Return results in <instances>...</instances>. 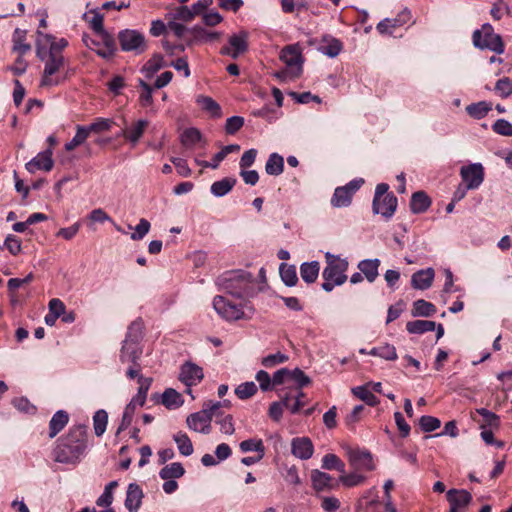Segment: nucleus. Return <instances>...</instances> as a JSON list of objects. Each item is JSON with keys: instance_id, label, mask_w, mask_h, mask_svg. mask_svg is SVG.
<instances>
[{"instance_id": "1", "label": "nucleus", "mask_w": 512, "mask_h": 512, "mask_svg": "<svg viewBox=\"0 0 512 512\" xmlns=\"http://www.w3.org/2000/svg\"><path fill=\"white\" fill-rule=\"evenodd\" d=\"M87 447V426L74 425L57 441L53 451L54 460L59 463H75Z\"/></svg>"}, {"instance_id": "2", "label": "nucleus", "mask_w": 512, "mask_h": 512, "mask_svg": "<svg viewBox=\"0 0 512 512\" xmlns=\"http://www.w3.org/2000/svg\"><path fill=\"white\" fill-rule=\"evenodd\" d=\"M217 284L224 292L236 298H249L256 293L253 275L245 270H233L222 274Z\"/></svg>"}, {"instance_id": "3", "label": "nucleus", "mask_w": 512, "mask_h": 512, "mask_svg": "<svg viewBox=\"0 0 512 512\" xmlns=\"http://www.w3.org/2000/svg\"><path fill=\"white\" fill-rule=\"evenodd\" d=\"M36 56L44 63V69L40 81L42 87H52L61 84L65 80L62 71L65 59L62 53L45 51L44 45L35 43Z\"/></svg>"}, {"instance_id": "4", "label": "nucleus", "mask_w": 512, "mask_h": 512, "mask_svg": "<svg viewBox=\"0 0 512 512\" xmlns=\"http://www.w3.org/2000/svg\"><path fill=\"white\" fill-rule=\"evenodd\" d=\"M327 266L322 272L324 282L322 289L326 292H331L335 286L344 284L347 280L345 272L348 269V261L339 256H335L329 252L325 254Z\"/></svg>"}, {"instance_id": "5", "label": "nucleus", "mask_w": 512, "mask_h": 512, "mask_svg": "<svg viewBox=\"0 0 512 512\" xmlns=\"http://www.w3.org/2000/svg\"><path fill=\"white\" fill-rule=\"evenodd\" d=\"M280 60L285 64V69L277 74L283 79L298 78L303 70V56L299 44L288 45L281 50Z\"/></svg>"}, {"instance_id": "6", "label": "nucleus", "mask_w": 512, "mask_h": 512, "mask_svg": "<svg viewBox=\"0 0 512 512\" xmlns=\"http://www.w3.org/2000/svg\"><path fill=\"white\" fill-rule=\"evenodd\" d=\"M473 44L479 49H487L497 54L504 52V43L499 34L494 32L492 25L485 23L481 29L473 33Z\"/></svg>"}, {"instance_id": "7", "label": "nucleus", "mask_w": 512, "mask_h": 512, "mask_svg": "<svg viewBox=\"0 0 512 512\" xmlns=\"http://www.w3.org/2000/svg\"><path fill=\"white\" fill-rule=\"evenodd\" d=\"M213 307L216 312L227 321H236L247 318L248 316L244 309H247L250 314L253 313V308L248 304H234L220 295L214 297Z\"/></svg>"}, {"instance_id": "8", "label": "nucleus", "mask_w": 512, "mask_h": 512, "mask_svg": "<svg viewBox=\"0 0 512 512\" xmlns=\"http://www.w3.org/2000/svg\"><path fill=\"white\" fill-rule=\"evenodd\" d=\"M120 47L124 52H133L138 55L146 51L147 45L144 35L134 29H124L118 33Z\"/></svg>"}, {"instance_id": "9", "label": "nucleus", "mask_w": 512, "mask_h": 512, "mask_svg": "<svg viewBox=\"0 0 512 512\" xmlns=\"http://www.w3.org/2000/svg\"><path fill=\"white\" fill-rule=\"evenodd\" d=\"M249 33L240 30L229 36L228 42L220 50V54L237 59L248 50Z\"/></svg>"}, {"instance_id": "10", "label": "nucleus", "mask_w": 512, "mask_h": 512, "mask_svg": "<svg viewBox=\"0 0 512 512\" xmlns=\"http://www.w3.org/2000/svg\"><path fill=\"white\" fill-rule=\"evenodd\" d=\"M460 175L467 188L476 189L484 180V169L480 163H474L461 167Z\"/></svg>"}, {"instance_id": "11", "label": "nucleus", "mask_w": 512, "mask_h": 512, "mask_svg": "<svg viewBox=\"0 0 512 512\" xmlns=\"http://www.w3.org/2000/svg\"><path fill=\"white\" fill-rule=\"evenodd\" d=\"M84 19L89 23L96 37L104 41L107 48L112 47V35L104 29L103 15L97 11H90L89 14H84Z\"/></svg>"}, {"instance_id": "12", "label": "nucleus", "mask_w": 512, "mask_h": 512, "mask_svg": "<svg viewBox=\"0 0 512 512\" xmlns=\"http://www.w3.org/2000/svg\"><path fill=\"white\" fill-rule=\"evenodd\" d=\"M410 20L411 13L405 8L396 17L385 18L380 21L377 24L376 29L382 35H392L396 28L407 24Z\"/></svg>"}, {"instance_id": "13", "label": "nucleus", "mask_w": 512, "mask_h": 512, "mask_svg": "<svg viewBox=\"0 0 512 512\" xmlns=\"http://www.w3.org/2000/svg\"><path fill=\"white\" fill-rule=\"evenodd\" d=\"M53 151L51 148H46L44 151L39 152L34 158L26 163L25 168L29 173H35L38 170L49 172L54 166L52 158Z\"/></svg>"}, {"instance_id": "14", "label": "nucleus", "mask_w": 512, "mask_h": 512, "mask_svg": "<svg viewBox=\"0 0 512 512\" xmlns=\"http://www.w3.org/2000/svg\"><path fill=\"white\" fill-rule=\"evenodd\" d=\"M83 43L87 48L94 51L98 56L104 59H110L114 56L116 52V43L115 39L112 36V47H106L104 41H101L98 37L95 38L90 37L87 34H84L82 37Z\"/></svg>"}, {"instance_id": "15", "label": "nucleus", "mask_w": 512, "mask_h": 512, "mask_svg": "<svg viewBox=\"0 0 512 512\" xmlns=\"http://www.w3.org/2000/svg\"><path fill=\"white\" fill-rule=\"evenodd\" d=\"M348 458L356 470L372 471L375 468L372 454L367 450L349 449Z\"/></svg>"}, {"instance_id": "16", "label": "nucleus", "mask_w": 512, "mask_h": 512, "mask_svg": "<svg viewBox=\"0 0 512 512\" xmlns=\"http://www.w3.org/2000/svg\"><path fill=\"white\" fill-rule=\"evenodd\" d=\"M397 203L398 201L394 194H386L380 200H373L372 209L375 214H380L389 219L394 215Z\"/></svg>"}, {"instance_id": "17", "label": "nucleus", "mask_w": 512, "mask_h": 512, "mask_svg": "<svg viewBox=\"0 0 512 512\" xmlns=\"http://www.w3.org/2000/svg\"><path fill=\"white\" fill-rule=\"evenodd\" d=\"M204 377L203 370L198 365L186 362L181 366L179 379L187 386L197 385Z\"/></svg>"}, {"instance_id": "18", "label": "nucleus", "mask_w": 512, "mask_h": 512, "mask_svg": "<svg viewBox=\"0 0 512 512\" xmlns=\"http://www.w3.org/2000/svg\"><path fill=\"white\" fill-rule=\"evenodd\" d=\"M211 420L212 419L210 415L201 410L199 412L190 414L186 419V423L191 430L203 434H208L210 432Z\"/></svg>"}, {"instance_id": "19", "label": "nucleus", "mask_w": 512, "mask_h": 512, "mask_svg": "<svg viewBox=\"0 0 512 512\" xmlns=\"http://www.w3.org/2000/svg\"><path fill=\"white\" fill-rule=\"evenodd\" d=\"M292 454L302 460H307L312 457L314 447L312 441L307 437H297L291 443Z\"/></svg>"}, {"instance_id": "20", "label": "nucleus", "mask_w": 512, "mask_h": 512, "mask_svg": "<svg viewBox=\"0 0 512 512\" xmlns=\"http://www.w3.org/2000/svg\"><path fill=\"white\" fill-rule=\"evenodd\" d=\"M144 497L143 490L136 483H130L126 492L125 507L129 512H137Z\"/></svg>"}, {"instance_id": "21", "label": "nucleus", "mask_w": 512, "mask_h": 512, "mask_svg": "<svg viewBox=\"0 0 512 512\" xmlns=\"http://www.w3.org/2000/svg\"><path fill=\"white\" fill-rule=\"evenodd\" d=\"M435 277L432 268L422 269L415 272L411 277V285L414 289L426 290L431 287Z\"/></svg>"}, {"instance_id": "22", "label": "nucleus", "mask_w": 512, "mask_h": 512, "mask_svg": "<svg viewBox=\"0 0 512 512\" xmlns=\"http://www.w3.org/2000/svg\"><path fill=\"white\" fill-rule=\"evenodd\" d=\"M142 354V349L139 344L123 341L120 350V361L122 363H131L137 365V362Z\"/></svg>"}, {"instance_id": "23", "label": "nucleus", "mask_w": 512, "mask_h": 512, "mask_svg": "<svg viewBox=\"0 0 512 512\" xmlns=\"http://www.w3.org/2000/svg\"><path fill=\"white\" fill-rule=\"evenodd\" d=\"M447 500L451 507L460 510L472 501V495L467 490L450 489L447 491Z\"/></svg>"}, {"instance_id": "24", "label": "nucleus", "mask_w": 512, "mask_h": 512, "mask_svg": "<svg viewBox=\"0 0 512 512\" xmlns=\"http://www.w3.org/2000/svg\"><path fill=\"white\" fill-rule=\"evenodd\" d=\"M40 42L44 45L45 51L55 50L58 53H62V50L68 45V41L65 38L56 41L51 34H46L38 30L36 43Z\"/></svg>"}, {"instance_id": "25", "label": "nucleus", "mask_w": 512, "mask_h": 512, "mask_svg": "<svg viewBox=\"0 0 512 512\" xmlns=\"http://www.w3.org/2000/svg\"><path fill=\"white\" fill-rule=\"evenodd\" d=\"M380 264L381 262L378 258L364 259L358 263L357 267L366 278V280L369 283H373L379 275L378 269Z\"/></svg>"}, {"instance_id": "26", "label": "nucleus", "mask_w": 512, "mask_h": 512, "mask_svg": "<svg viewBox=\"0 0 512 512\" xmlns=\"http://www.w3.org/2000/svg\"><path fill=\"white\" fill-rule=\"evenodd\" d=\"M312 487L315 491L321 492L326 489H332V477L325 472L319 470H313L311 473Z\"/></svg>"}, {"instance_id": "27", "label": "nucleus", "mask_w": 512, "mask_h": 512, "mask_svg": "<svg viewBox=\"0 0 512 512\" xmlns=\"http://www.w3.org/2000/svg\"><path fill=\"white\" fill-rule=\"evenodd\" d=\"M69 416L64 410L57 411L49 422V437L54 438L68 423Z\"/></svg>"}, {"instance_id": "28", "label": "nucleus", "mask_w": 512, "mask_h": 512, "mask_svg": "<svg viewBox=\"0 0 512 512\" xmlns=\"http://www.w3.org/2000/svg\"><path fill=\"white\" fill-rule=\"evenodd\" d=\"M113 126L127 128V121L123 116H116L113 118H98L88 126L77 125L76 128H111Z\"/></svg>"}, {"instance_id": "29", "label": "nucleus", "mask_w": 512, "mask_h": 512, "mask_svg": "<svg viewBox=\"0 0 512 512\" xmlns=\"http://www.w3.org/2000/svg\"><path fill=\"white\" fill-rule=\"evenodd\" d=\"M431 205V200L423 191L413 193L410 201L411 211L415 214L425 212Z\"/></svg>"}, {"instance_id": "30", "label": "nucleus", "mask_w": 512, "mask_h": 512, "mask_svg": "<svg viewBox=\"0 0 512 512\" xmlns=\"http://www.w3.org/2000/svg\"><path fill=\"white\" fill-rule=\"evenodd\" d=\"M320 265L318 261L304 262L300 266V275L307 284L314 283L319 275Z\"/></svg>"}, {"instance_id": "31", "label": "nucleus", "mask_w": 512, "mask_h": 512, "mask_svg": "<svg viewBox=\"0 0 512 512\" xmlns=\"http://www.w3.org/2000/svg\"><path fill=\"white\" fill-rule=\"evenodd\" d=\"M12 50L23 56L31 50V45L26 43V31L16 28L12 37Z\"/></svg>"}, {"instance_id": "32", "label": "nucleus", "mask_w": 512, "mask_h": 512, "mask_svg": "<svg viewBox=\"0 0 512 512\" xmlns=\"http://www.w3.org/2000/svg\"><path fill=\"white\" fill-rule=\"evenodd\" d=\"M283 170L284 158L278 153L270 154L265 164V172L271 176H278L283 173Z\"/></svg>"}, {"instance_id": "33", "label": "nucleus", "mask_w": 512, "mask_h": 512, "mask_svg": "<svg viewBox=\"0 0 512 512\" xmlns=\"http://www.w3.org/2000/svg\"><path fill=\"white\" fill-rule=\"evenodd\" d=\"M436 311V307L433 303L419 299L413 303L411 313L414 317H430L434 315Z\"/></svg>"}, {"instance_id": "34", "label": "nucleus", "mask_w": 512, "mask_h": 512, "mask_svg": "<svg viewBox=\"0 0 512 512\" xmlns=\"http://www.w3.org/2000/svg\"><path fill=\"white\" fill-rule=\"evenodd\" d=\"M236 184V179L231 177L215 181L211 185V193L216 197H223L228 194Z\"/></svg>"}, {"instance_id": "35", "label": "nucleus", "mask_w": 512, "mask_h": 512, "mask_svg": "<svg viewBox=\"0 0 512 512\" xmlns=\"http://www.w3.org/2000/svg\"><path fill=\"white\" fill-rule=\"evenodd\" d=\"M354 396L365 402L369 406H376L379 403L378 398L370 390V384L357 386L352 388Z\"/></svg>"}, {"instance_id": "36", "label": "nucleus", "mask_w": 512, "mask_h": 512, "mask_svg": "<svg viewBox=\"0 0 512 512\" xmlns=\"http://www.w3.org/2000/svg\"><path fill=\"white\" fill-rule=\"evenodd\" d=\"M185 474L183 465L179 462H174L165 465L159 472V477L163 480L181 478Z\"/></svg>"}, {"instance_id": "37", "label": "nucleus", "mask_w": 512, "mask_h": 512, "mask_svg": "<svg viewBox=\"0 0 512 512\" xmlns=\"http://www.w3.org/2000/svg\"><path fill=\"white\" fill-rule=\"evenodd\" d=\"M436 328V323L430 320H414L406 324V329L411 334H423L425 332L433 331Z\"/></svg>"}, {"instance_id": "38", "label": "nucleus", "mask_w": 512, "mask_h": 512, "mask_svg": "<svg viewBox=\"0 0 512 512\" xmlns=\"http://www.w3.org/2000/svg\"><path fill=\"white\" fill-rule=\"evenodd\" d=\"M351 192L347 191L343 186L337 187L331 198V205L336 208L347 207L352 201Z\"/></svg>"}, {"instance_id": "39", "label": "nucleus", "mask_w": 512, "mask_h": 512, "mask_svg": "<svg viewBox=\"0 0 512 512\" xmlns=\"http://www.w3.org/2000/svg\"><path fill=\"white\" fill-rule=\"evenodd\" d=\"M143 328L144 325L141 319L133 321L127 329L124 341L140 345V341L143 338Z\"/></svg>"}, {"instance_id": "40", "label": "nucleus", "mask_w": 512, "mask_h": 512, "mask_svg": "<svg viewBox=\"0 0 512 512\" xmlns=\"http://www.w3.org/2000/svg\"><path fill=\"white\" fill-rule=\"evenodd\" d=\"M319 50L331 58L338 56L342 50V43L340 40L330 37L324 38Z\"/></svg>"}, {"instance_id": "41", "label": "nucleus", "mask_w": 512, "mask_h": 512, "mask_svg": "<svg viewBox=\"0 0 512 512\" xmlns=\"http://www.w3.org/2000/svg\"><path fill=\"white\" fill-rule=\"evenodd\" d=\"M279 273L286 286L293 287L297 284L298 277L296 267L294 265L281 263L279 266Z\"/></svg>"}, {"instance_id": "42", "label": "nucleus", "mask_w": 512, "mask_h": 512, "mask_svg": "<svg viewBox=\"0 0 512 512\" xmlns=\"http://www.w3.org/2000/svg\"><path fill=\"white\" fill-rule=\"evenodd\" d=\"M173 439L177 444L178 451L181 455L190 456L193 454V445L186 433L178 432L173 436Z\"/></svg>"}, {"instance_id": "43", "label": "nucleus", "mask_w": 512, "mask_h": 512, "mask_svg": "<svg viewBox=\"0 0 512 512\" xmlns=\"http://www.w3.org/2000/svg\"><path fill=\"white\" fill-rule=\"evenodd\" d=\"M162 404L168 409H175L182 405L183 400L180 393L172 388H167L162 394Z\"/></svg>"}, {"instance_id": "44", "label": "nucleus", "mask_w": 512, "mask_h": 512, "mask_svg": "<svg viewBox=\"0 0 512 512\" xmlns=\"http://www.w3.org/2000/svg\"><path fill=\"white\" fill-rule=\"evenodd\" d=\"M197 103L200 105V107L204 111L208 112L214 118H219L222 114L221 107L211 97H207V96L198 97Z\"/></svg>"}, {"instance_id": "45", "label": "nucleus", "mask_w": 512, "mask_h": 512, "mask_svg": "<svg viewBox=\"0 0 512 512\" xmlns=\"http://www.w3.org/2000/svg\"><path fill=\"white\" fill-rule=\"evenodd\" d=\"M241 452H257L258 455H265V446L261 439L250 438L239 444Z\"/></svg>"}, {"instance_id": "46", "label": "nucleus", "mask_w": 512, "mask_h": 512, "mask_svg": "<svg viewBox=\"0 0 512 512\" xmlns=\"http://www.w3.org/2000/svg\"><path fill=\"white\" fill-rule=\"evenodd\" d=\"M108 423V414L105 410L100 409L94 413L93 416V427L94 432L97 437H100L104 434L107 428Z\"/></svg>"}, {"instance_id": "47", "label": "nucleus", "mask_w": 512, "mask_h": 512, "mask_svg": "<svg viewBox=\"0 0 512 512\" xmlns=\"http://www.w3.org/2000/svg\"><path fill=\"white\" fill-rule=\"evenodd\" d=\"M492 109V106L490 103L486 101H481L478 103H473L471 105H468L466 108L467 113L476 119H481Z\"/></svg>"}, {"instance_id": "48", "label": "nucleus", "mask_w": 512, "mask_h": 512, "mask_svg": "<svg viewBox=\"0 0 512 512\" xmlns=\"http://www.w3.org/2000/svg\"><path fill=\"white\" fill-rule=\"evenodd\" d=\"M322 468L326 470H337L341 473H345V464L340 460V458L332 453L326 454L322 458Z\"/></svg>"}, {"instance_id": "49", "label": "nucleus", "mask_w": 512, "mask_h": 512, "mask_svg": "<svg viewBox=\"0 0 512 512\" xmlns=\"http://www.w3.org/2000/svg\"><path fill=\"white\" fill-rule=\"evenodd\" d=\"M180 141L184 147L193 148L202 142V135L199 130H184L180 135Z\"/></svg>"}, {"instance_id": "50", "label": "nucleus", "mask_w": 512, "mask_h": 512, "mask_svg": "<svg viewBox=\"0 0 512 512\" xmlns=\"http://www.w3.org/2000/svg\"><path fill=\"white\" fill-rule=\"evenodd\" d=\"M494 91L502 98H507L512 95V78H500L495 84Z\"/></svg>"}, {"instance_id": "51", "label": "nucleus", "mask_w": 512, "mask_h": 512, "mask_svg": "<svg viewBox=\"0 0 512 512\" xmlns=\"http://www.w3.org/2000/svg\"><path fill=\"white\" fill-rule=\"evenodd\" d=\"M288 95L299 104H308L310 102H315L316 104H321L322 100L319 96L313 95L310 92H303V93H297V92H289Z\"/></svg>"}, {"instance_id": "52", "label": "nucleus", "mask_w": 512, "mask_h": 512, "mask_svg": "<svg viewBox=\"0 0 512 512\" xmlns=\"http://www.w3.org/2000/svg\"><path fill=\"white\" fill-rule=\"evenodd\" d=\"M256 392L257 386L252 381L242 383L235 389V394L240 399H248L252 397Z\"/></svg>"}, {"instance_id": "53", "label": "nucleus", "mask_w": 512, "mask_h": 512, "mask_svg": "<svg viewBox=\"0 0 512 512\" xmlns=\"http://www.w3.org/2000/svg\"><path fill=\"white\" fill-rule=\"evenodd\" d=\"M288 359H289V357L286 354L277 352L275 354H270V355L264 357L261 361V364L265 368H273L278 364L287 362Z\"/></svg>"}, {"instance_id": "54", "label": "nucleus", "mask_w": 512, "mask_h": 512, "mask_svg": "<svg viewBox=\"0 0 512 512\" xmlns=\"http://www.w3.org/2000/svg\"><path fill=\"white\" fill-rule=\"evenodd\" d=\"M283 407H289V397L286 396L282 401L273 402L269 407V416L275 420L279 421L283 414Z\"/></svg>"}, {"instance_id": "55", "label": "nucleus", "mask_w": 512, "mask_h": 512, "mask_svg": "<svg viewBox=\"0 0 512 512\" xmlns=\"http://www.w3.org/2000/svg\"><path fill=\"white\" fill-rule=\"evenodd\" d=\"M419 425L424 432H432L440 427L441 422L436 417L424 415L420 418Z\"/></svg>"}, {"instance_id": "56", "label": "nucleus", "mask_w": 512, "mask_h": 512, "mask_svg": "<svg viewBox=\"0 0 512 512\" xmlns=\"http://www.w3.org/2000/svg\"><path fill=\"white\" fill-rule=\"evenodd\" d=\"M167 19L173 20H182L184 22L191 21L194 17L190 12V8L188 6H180L173 13H169L166 15Z\"/></svg>"}, {"instance_id": "57", "label": "nucleus", "mask_w": 512, "mask_h": 512, "mask_svg": "<svg viewBox=\"0 0 512 512\" xmlns=\"http://www.w3.org/2000/svg\"><path fill=\"white\" fill-rule=\"evenodd\" d=\"M476 412L483 417L485 425L491 427V428H497L500 425V419L499 416L495 413L489 411L486 408H479L476 410Z\"/></svg>"}, {"instance_id": "58", "label": "nucleus", "mask_w": 512, "mask_h": 512, "mask_svg": "<svg viewBox=\"0 0 512 512\" xmlns=\"http://www.w3.org/2000/svg\"><path fill=\"white\" fill-rule=\"evenodd\" d=\"M288 380H293L300 389L307 386L311 382L310 378L299 368L290 370Z\"/></svg>"}, {"instance_id": "59", "label": "nucleus", "mask_w": 512, "mask_h": 512, "mask_svg": "<svg viewBox=\"0 0 512 512\" xmlns=\"http://www.w3.org/2000/svg\"><path fill=\"white\" fill-rule=\"evenodd\" d=\"M150 227V222L145 218H141L139 223L135 227V231L130 236L131 239L134 241L143 239L145 235L149 232Z\"/></svg>"}, {"instance_id": "60", "label": "nucleus", "mask_w": 512, "mask_h": 512, "mask_svg": "<svg viewBox=\"0 0 512 512\" xmlns=\"http://www.w3.org/2000/svg\"><path fill=\"white\" fill-rule=\"evenodd\" d=\"M3 247H5L12 255H18L22 249L21 240L15 235L9 234L4 241Z\"/></svg>"}, {"instance_id": "61", "label": "nucleus", "mask_w": 512, "mask_h": 512, "mask_svg": "<svg viewBox=\"0 0 512 512\" xmlns=\"http://www.w3.org/2000/svg\"><path fill=\"white\" fill-rule=\"evenodd\" d=\"M91 131L92 130H77V133L73 139L65 144V149L67 151H72L75 149L89 137Z\"/></svg>"}, {"instance_id": "62", "label": "nucleus", "mask_w": 512, "mask_h": 512, "mask_svg": "<svg viewBox=\"0 0 512 512\" xmlns=\"http://www.w3.org/2000/svg\"><path fill=\"white\" fill-rule=\"evenodd\" d=\"M255 379L259 383L262 391H271L273 389L272 378L265 370H260L256 373Z\"/></svg>"}, {"instance_id": "63", "label": "nucleus", "mask_w": 512, "mask_h": 512, "mask_svg": "<svg viewBox=\"0 0 512 512\" xmlns=\"http://www.w3.org/2000/svg\"><path fill=\"white\" fill-rule=\"evenodd\" d=\"M138 383H139V388H138V391L136 393V400H143L144 402H146V398H147V393H148V390L151 386V383H152V379L151 378H145L143 376H139V379H138Z\"/></svg>"}, {"instance_id": "64", "label": "nucleus", "mask_w": 512, "mask_h": 512, "mask_svg": "<svg viewBox=\"0 0 512 512\" xmlns=\"http://www.w3.org/2000/svg\"><path fill=\"white\" fill-rule=\"evenodd\" d=\"M339 480L341 483L347 487H354L364 482L365 477L357 474V473H350L347 475H341Z\"/></svg>"}]
</instances>
